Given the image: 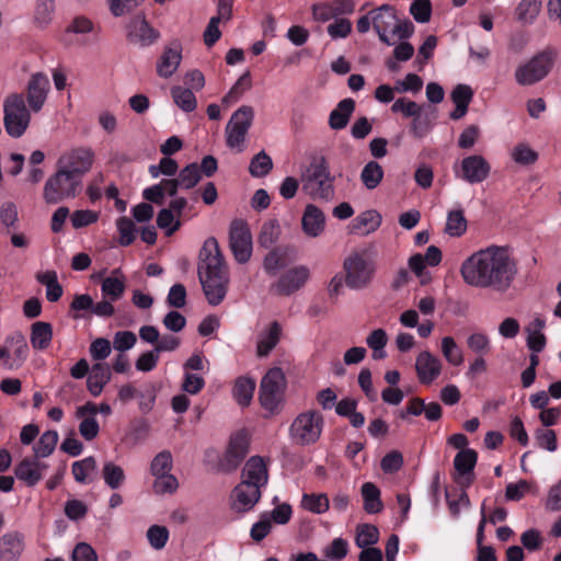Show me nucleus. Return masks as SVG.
<instances>
[{
    "instance_id": "1",
    "label": "nucleus",
    "mask_w": 561,
    "mask_h": 561,
    "mask_svg": "<svg viewBox=\"0 0 561 561\" xmlns=\"http://www.w3.org/2000/svg\"><path fill=\"white\" fill-rule=\"evenodd\" d=\"M460 274L469 286L505 293L512 287L518 267L507 248L490 245L467 257Z\"/></svg>"
},
{
    "instance_id": "2",
    "label": "nucleus",
    "mask_w": 561,
    "mask_h": 561,
    "mask_svg": "<svg viewBox=\"0 0 561 561\" xmlns=\"http://www.w3.org/2000/svg\"><path fill=\"white\" fill-rule=\"evenodd\" d=\"M197 276L207 302L214 307L220 305L227 295L230 276L218 241L214 237L206 239L199 250Z\"/></svg>"
},
{
    "instance_id": "3",
    "label": "nucleus",
    "mask_w": 561,
    "mask_h": 561,
    "mask_svg": "<svg viewBox=\"0 0 561 561\" xmlns=\"http://www.w3.org/2000/svg\"><path fill=\"white\" fill-rule=\"evenodd\" d=\"M267 465L262 457L253 456L244 465L241 482L231 494V507L243 513L252 510L261 499V489L267 484Z\"/></svg>"
},
{
    "instance_id": "4",
    "label": "nucleus",
    "mask_w": 561,
    "mask_h": 561,
    "mask_svg": "<svg viewBox=\"0 0 561 561\" xmlns=\"http://www.w3.org/2000/svg\"><path fill=\"white\" fill-rule=\"evenodd\" d=\"M377 251L374 244L353 249L343 260L344 283L353 290L370 286L377 272Z\"/></svg>"
},
{
    "instance_id": "5",
    "label": "nucleus",
    "mask_w": 561,
    "mask_h": 561,
    "mask_svg": "<svg viewBox=\"0 0 561 561\" xmlns=\"http://www.w3.org/2000/svg\"><path fill=\"white\" fill-rule=\"evenodd\" d=\"M300 181L305 193L312 198L329 201L334 195V178L323 156H313L301 171Z\"/></svg>"
},
{
    "instance_id": "6",
    "label": "nucleus",
    "mask_w": 561,
    "mask_h": 561,
    "mask_svg": "<svg viewBox=\"0 0 561 561\" xmlns=\"http://www.w3.org/2000/svg\"><path fill=\"white\" fill-rule=\"evenodd\" d=\"M324 417L317 410H308L298 414L289 427V437L296 446L314 445L321 437Z\"/></svg>"
},
{
    "instance_id": "7",
    "label": "nucleus",
    "mask_w": 561,
    "mask_h": 561,
    "mask_svg": "<svg viewBox=\"0 0 561 561\" xmlns=\"http://www.w3.org/2000/svg\"><path fill=\"white\" fill-rule=\"evenodd\" d=\"M31 123V110L22 93H11L3 102V124L5 131L13 138H20Z\"/></svg>"
},
{
    "instance_id": "8",
    "label": "nucleus",
    "mask_w": 561,
    "mask_h": 561,
    "mask_svg": "<svg viewBox=\"0 0 561 561\" xmlns=\"http://www.w3.org/2000/svg\"><path fill=\"white\" fill-rule=\"evenodd\" d=\"M82 190V181L57 167L50 175L43 191V198L47 204H58L65 199L75 198Z\"/></svg>"
},
{
    "instance_id": "9",
    "label": "nucleus",
    "mask_w": 561,
    "mask_h": 561,
    "mask_svg": "<svg viewBox=\"0 0 561 561\" xmlns=\"http://www.w3.org/2000/svg\"><path fill=\"white\" fill-rule=\"evenodd\" d=\"M286 377L278 367L271 368L260 383L259 400L264 410L274 412L283 401Z\"/></svg>"
},
{
    "instance_id": "10",
    "label": "nucleus",
    "mask_w": 561,
    "mask_h": 561,
    "mask_svg": "<svg viewBox=\"0 0 561 561\" xmlns=\"http://www.w3.org/2000/svg\"><path fill=\"white\" fill-rule=\"evenodd\" d=\"M95 160V153L90 147H75L66 150L57 160V167L78 180L90 172Z\"/></svg>"
},
{
    "instance_id": "11",
    "label": "nucleus",
    "mask_w": 561,
    "mask_h": 561,
    "mask_svg": "<svg viewBox=\"0 0 561 561\" xmlns=\"http://www.w3.org/2000/svg\"><path fill=\"white\" fill-rule=\"evenodd\" d=\"M553 59L550 53L542 51L515 71V79L520 85H531L542 80L550 71Z\"/></svg>"
},
{
    "instance_id": "12",
    "label": "nucleus",
    "mask_w": 561,
    "mask_h": 561,
    "mask_svg": "<svg viewBox=\"0 0 561 561\" xmlns=\"http://www.w3.org/2000/svg\"><path fill=\"white\" fill-rule=\"evenodd\" d=\"M229 247L240 264L247 263L252 254V236L245 221L233 220L229 229Z\"/></svg>"
},
{
    "instance_id": "13",
    "label": "nucleus",
    "mask_w": 561,
    "mask_h": 561,
    "mask_svg": "<svg viewBox=\"0 0 561 561\" xmlns=\"http://www.w3.org/2000/svg\"><path fill=\"white\" fill-rule=\"evenodd\" d=\"M249 451V437L245 432L239 431L231 435L225 454L218 461V468L222 472L234 471Z\"/></svg>"
},
{
    "instance_id": "14",
    "label": "nucleus",
    "mask_w": 561,
    "mask_h": 561,
    "mask_svg": "<svg viewBox=\"0 0 561 561\" xmlns=\"http://www.w3.org/2000/svg\"><path fill=\"white\" fill-rule=\"evenodd\" d=\"M310 278V270L306 265H297L285 272L277 282L271 285L270 293L288 297L301 289Z\"/></svg>"
},
{
    "instance_id": "15",
    "label": "nucleus",
    "mask_w": 561,
    "mask_h": 561,
    "mask_svg": "<svg viewBox=\"0 0 561 561\" xmlns=\"http://www.w3.org/2000/svg\"><path fill=\"white\" fill-rule=\"evenodd\" d=\"M127 39L139 47H148L160 38V32L153 28L144 15H135L127 24Z\"/></svg>"
},
{
    "instance_id": "16",
    "label": "nucleus",
    "mask_w": 561,
    "mask_h": 561,
    "mask_svg": "<svg viewBox=\"0 0 561 561\" xmlns=\"http://www.w3.org/2000/svg\"><path fill=\"white\" fill-rule=\"evenodd\" d=\"M49 90V79L45 73L35 72L31 76L26 85V100L32 112L38 113L43 108Z\"/></svg>"
},
{
    "instance_id": "17",
    "label": "nucleus",
    "mask_w": 561,
    "mask_h": 561,
    "mask_svg": "<svg viewBox=\"0 0 561 561\" xmlns=\"http://www.w3.org/2000/svg\"><path fill=\"white\" fill-rule=\"evenodd\" d=\"M460 172L463 181L470 184L482 183L489 178L491 165L484 157L472 154L461 160Z\"/></svg>"
},
{
    "instance_id": "18",
    "label": "nucleus",
    "mask_w": 561,
    "mask_h": 561,
    "mask_svg": "<svg viewBox=\"0 0 561 561\" xmlns=\"http://www.w3.org/2000/svg\"><path fill=\"white\" fill-rule=\"evenodd\" d=\"M371 24L379 36V39L386 45H391L388 32H391L397 22V10L393 5L382 4L370 11Z\"/></svg>"
},
{
    "instance_id": "19",
    "label": "nucleus",
    "mask_w": 561,
    "mask_h": 561,
    "mask_svg": "<svg viewBox=\"0 0 561 561\" xmlns=\"http://www.w3.org/2000/svg\"><path fill=\"white\" fill-rule=\"evenodd\" d=\"M47 468L46 463L39 461V458L34 456L32 458H24L19 462L14 468V474L27 486H34L42 480L43 473Z\"/></svg>"
},
{
    "instance_id": "20",
    "label": "nucleus",
    "mask_w": 561,
    "mask_h": 561,
    "mask_svg": "<svg viewBox=\"0 0 561 561\" xmlns=\"http://www.w3.org/2000/svg\"><path fill=\"white\" fill-rule=\"evenodd\" d=\"M415 370L420 382L430 385L440 375L442 363L428 351H423L416 357Z\"/></svg>"
},
{
    "instance_id": "21",
    "label": "nucleus",
    "mask_w": 561,
    "mask_h": 561,
    "mask_svg": "<svg viewBox=\"0 0 561 561\" xmlns=\"http://www.w3.org/2000/svg\"><path fill=\"white\" fill-rule=\"evenodd\" d=\"M301 228L309 238L319 237L325 228L323 211L318 206L308 204L302 214Z\"/></svg>"
},
{
    "instance_id": "22",
    "label": "nucleus",
    "mask_w": 561,
    "mask_h": 561,
    "mask_svg": "<svg viewBox=\"0 0 561 561\" xmlns=\"http://www.w3.org/2000/svg\"><path fill=\"white\" fill-rule=\"evenodd\" d=\"M182 60V47L180 43H173L165 47L157 62V73L161 78L171 77L179 68Z\"/></svg>"
},
{
    "instance_id": "23",
    "label": "nucleus",
    "mask_w": 561,
    "mask_h": 561,
    "mask_svg": "<svg viewBox=\"0 0 561 561\" xmlns=\"http://www.w3.org/2000/svg\"><path fill=\"white\" fill-rule=\"evenodd\" d=\"M112 371L106 363H95L88 375L87 387L93 397H99L103 388L110 382Z\"/></svg>"
},
{
    "instance_id": "24",
    "label": "nucleus",
    "mask_w": 561,
    "mask_h": 561,
    "mask_svg": "<svg viewBox=\"0 0 561 561\" xmlns=\"http://www.w3.org/2000/svg\"><path fill=\"white\" fill-rule=\"evenodd\" d=\"M23 550L24 540L20 533H8L0 538V561H15Z\"/></svg>"
},
{
    "instance_id": "25",
    "label": "nucleus",
    "mask_w": 561,
    "mask_h": 561,
    "mask_svg": "<svg viewBox=\"0 0 561 561\" xmlns=\"http://www.w3.org/2000/svg\"><path fill=\"white\" fill-rule=\"evenodd\" d=\"M355 101L351 98L341 100L329 115L330 128L333 130L344 129L355 111Z\"/></svg>"
},
{
    "instance_id": "26",
    "label": "nucleus",
    "mask_w": 561,
    "mask_h": 561,
    "mask_svg": "<svg viewBox=\"0 0 561 561\" xmlns=\"http://www.w3.org/2000/svg\"><path fill=\"white\" fill-rule=\"evenodd\" d=\"M381 225V216L376 210H366L359 214L350 225V231L357 236H367L376 231Z\"/></svg>"
},
{
    "instance_id": "27",
    "label": "nucleus",
    "mask_w": 561,
    "mask_h": 561,
    "mask_svg": "<svg viewBox=\"0 0 561 561\" xmlns=\"http://www.w3.org/2000/svg\"><path fill=\"white\" fill-rule=\"evenodd\" d=\"M478 460V454L473 449H463L457 453L454 459V467L457 473L466 479V485H470L473 481L472 474Z\"/></svg>"
},
{
    "instance_id": "28",
    "label": "nucleus",
    "mask_w": 561,
    "mask_h": 561,
    "mask_svg": "<svg viewBox=\"0 0 561 561\" xmlns=\"http://www.w3.org/2000/svg\"><path fill=\"white\" fill-rule=\"evenodd\" d=\"M282 335V327L277 321H273L270 327L261 333L256 343V354L259 357L267 356L277 345Z\"/></svg>"
},
{
    "instance_id": "29",
    "label": "nucleus",
    "mask_w": 561,
    "mask_h": 561,
    "mask_svg": "<svg viewBox=\"0 0 561 561\" xmlns=\"http://www.w3.org/2000/svg\"><path fill=\"white\" fill-rule=\"evenodd\" d=\"M53 339V328L48 322L38 321L32 324L31 343L35 350H46Z\"/></svg>"
},
{
    "instance_id": "30",
    "label": "nucleus",
    "mask_w": 561,
    "mask_h": 561,
    "mask_svg": "<svg viewBox=\"0 0 561 561\" xmlns=\"http://www.w3.org/2000/svg\"><path fill=\"white\" fill-rule=\"evenodd\" d=\"M255 381L251 378L239 377L233 386L232 394L234 400L242 407H248L253 398Z\"/></svg>"
},
{
    "instance_id": "31",
    "label": "nucleus",
    "mask_w": 561,
    "mask_h": 561,
    "mask_svg": "<svg viewBox=\"0 0 561 561\" xmlns=\"http://www.w3.org/2000/svg\"><path fill=\"white\" fill-rule=\"evenodd\" d=\"M71 471L77 482H91L93 481V474L96 471V460L93 456H89L82 460L75 461L72 463Z\"/></svg>"
},
{
    "instance_id": "32",
    "label": "nucleus",
    "mask_w": 561,
    "mask_h": 561,
    "mask_svg": "<svg viewBox=\"0 0 561 561\" xmlns=\"http://www.w3.org/2000/svg\"><path fill=\"white\" fill-rule=\"evenodd\" d=\"M364 510L368 514H376L382 510L379 489L371 482L362 485Z\"/></svg>"
},
{
    "instance_id": "33",
    "label": "nucleus",
    "mask_w": 561,
    "mask_h": 561,
    "mask_svg": "<svg viewBox=\"0 0 561 561\" xmlns=\"http://www.w3.org/2000/svg\"><path fill=\"white\" fill-rule=\"evenodd\" d=\"M467 219L463 215V210L456 209L447 214L445 233L449 237L459 238L467 231Z\"/></svg>"
},
{
    "instance_id": "34",
    "label": "nucleus",
    "mask_w": 561,
    "mask_h": 561,
    "mask_svg": "<svg viewBox=\"0 0 561 561\" xmlns=\"http://www.w3.org/2000/svg\"><path fill=\"white\" fill-rule=\"evenodd\" d=\"M383 179V169L377 161H369L360 172V181L367 190H375Z\"/></svg>"
},
{
    "instance_id": "35",
    "label": "nucleus",
    "mask_w": 561,
    "mask_h": 561,
    "mask_svg": "<svg viewBox=\"0 0 561 561\" xmlns=\"http://www.w3.org/2000/svg\"><path fill=\"white\" fill-rule=\"evenodd\" d=\"M171 96L174 103L186 113L193 112L197 107L196 96L191 89L173 87L171 88Z\"/></svg>"
},
{
    "instance_id": "36",
    "label": "nucleus",
    "mask_w": 561,
    "mask_h": 561,
    "mask_svg": "<svg viewBox=\"0 0 561 561\" xmlns=\"http://www.w3.org/2000/svg\"><path fill=\"white\" fill-rule=\"evenodd\" d=\"M58 433L56 431H46L42 434L38 442L33 446V453L36 458H46L50 456L57 445Z\"/></svg>"
},
{
    "instance_id": "37",
    "label": "nucleus",
    "mask_w": 561,
    "mask_h": 561,
    "mask_svg": "<svg viewBox=\"0 0 561 561\" xmlns=\"http://www.w3.org/2000/svg\"><path fill=\"white\" fill-rule=\"evenodd\" d=\"M253 107L250 105H242L236 112H233L227 125L248 133L253 124Z\"/></svg>"
},
{
    "instance_id": "38",
    "label": "nucleus",
    "mask_w": 561,
    "mask_h": 561,
    "mask_svg": "<svg viewBox=\"0 0 561 561\" xmlns=\"http://www.w3.org/2000/svg\"><path fill=\"white\" fill-rule=\"evenodd\" d=\"M251 87L252 82L250 71H245L222 98V104L228 107L230 104L236 103L245 91L251 89Z\"/></svg>"
},
{
    "instance_id": "39",
    "label": "nucleus",
    "mask_w": 561,
    "mask_h": 561,
    "mask_svg": "<svg viewBox=\"0 0 561 561\" xmlns=\"http://www.w3.org/2000/svg\"><path fill=\"white\" fill-rule=\"evenodd\" d=\"M280 226L276 219H270L265 221L257 238L260 245L264 248H271L280 237Z\"/></svg>"
},
{
    "instance_id": "40",
    "label": "nucleus",
    "mask_w": 561,
    "mask_h": 561,
    "mask_svg": "<svg viewBox=\"0 0 561 561\" xmlns=\"http://www.w3.org/2000/svg\"><path fill=\"white\" fill-rule=\"evenodd\" d=\"M272 168L273 161L271 157L262 150L251 159L249 172L254 178H263L271 172Z\"/></svg>"
},
{
    "instance_id": "41",
    "label": "nucleus",
    "mask_w": 561,
    "mask_h": 561,
    "mask_svg": "<svg viewBox=\"0 0 561 561\" xmlns=\"http://www.w3.org/2000/svg\"><path fill=\"white\" fill-rule=\"evenodd\" d=\"M55 0H36L34 21L39 27L47 26L54 18Z\"/></svg>"
},
{
    "instance_id": "42",
    "label": "nucleus",
    "mask_w": 561,
    "mask_h": 561,
    "mask_svg": "<svg viewBox=\"0 0 561 561\" xmlns=\"http://www.w3.org/2000/svg\"><path fill=\"white\" fill-rule=\"evenodd\" d=\"M301 506L314 514H322L330 507V501L327 494H304Z\"/></svg>"
},
{
    "instance_id": "43",
    "label": "nucleus",
    "mask_w": 561,
    "mask_h": 561,
    "mask_svg": "<svg viewBox=\"0 0 561 561\" xmlns=\"http://www.w3.org/2000/svg\"><path fill=\"white\" fill-rule=\"evenodd\" d=\"M378 539L379 531L376 526L364 524L357 527L355 542L358 548H369L377 543Z\"/></svg>"
},
{
    "instance_id": "44",
    "label": "nucleus",
    "mask_w": 561,
    "mask_h": 561,
    "mask_svg": "<svg viewBox=\"0 0 561 561\" xmlns=\"http://www.w3.org/2000/svg\"><path fill=\"white\" fill-rule=\"evenodd\" d=\"M101 290L105 298L112 301H116L124 295V279L114 276L106 277L102 282Z\"/></svg>"
},
{
    "instance_id": "45",
    "label": "nucleus",
    "mask_w": 561,
    "mask_h": 561,
    "mask_svg": "<svg viewBox=\"0 0 561 561\" xmlns=\"http://www.w3.org/2000/svg\"><path fill=\"white\" fill-rule=\"evenodd\" d=\"M181 188H193L202 179L201 170L197 163H190L183 168L178 175Z\"/></svg>"
},
{
    "instance_id": "46",
    "label": "nucleus",
    "mask_w": 561,
    "mask_h": 561,
    "mask_svg": "<svg viewBox=\"0 0 561 561\" xmlns=\"http://www.w3.org/2000/svg\"><path fill=\"white\" fill-rule=\"evenodd\" d=\"M442 353L446 360L453 366H460L463 363L462 352L451 336L443 337Z\"/></svg>"
},
{
    "instance_id": "47",
    "label": "nucleus",
    "mask_w": 561,
    "mask_h": 561,
    "mask_svg": "<svg viewBox=\"0 0 561 561\" xmlns=\"http://www.w3.org/2000/svg\"><path fill=\"white\" fill-rule=\"evenodd\" d=\"M102 473L104 482L113 490L118 489L125 480L123 468L111 461L104 465Z\"/></svg>"
},
{
    "instance_id": "48",
    "label": "nucleus",
    "mask_w": 561,
    "mask_h": 561,
    "mask_svg": "<svg viewBox=\"0 0 561 561\" xmlns=\"http://www.w3.org/2000/svg\"><path fill=\"white\" fill-rule=\"evenodd\" d=\"M422 106L416 102L408 100L405 98H400L396 100L391 105V111L393 113H401L403 117H415L421 116Z\"/></svg>"
},
{
    "instance_id": "49",
    "label": "nucleus",
    "mask_w": 561,
    "mask_h": 561,
    "mask_svg": "<svg viewBox=\"0 0 561 561\" xmlns=\"http://www.w3.org/2000/svg\"><path fill=\"white\" fill-rule=\"evenodd\" d=\"M147 539L153 549L161 550L168 542L169 530L165 526L152 525L147 530Z\"/></svg>"
},
{
    "instance_id": "50",
    "label": "nucleus",
    "mask_w": 561,
    "mask_h": 561,
    "mask_svg": "<svg viewBox=\"0 0 561 561\" xmlns=\"http://www.w3.org/2000/svg\"><path fill=\"white\" fill-rule=\"evenodd\" d=\"M117 230L119 232V244L123 247H127L131 244L135 240V224L128 217H121L117 220Z\"/></svg>"
},
{
    "instance_id": "51",
    "label": "nucleus",
    "mask_w": 561,
    "mask_h": 561,
    "mask_svg": "<svg viewBox=\"0 0 561 561\" xmlns=\"http://www.w3.org/2000/svg\"><path fill=\"white\" fill-rule=\"evenodd\" d=\"M540 0H522L517 8L518 19L525 23L531 22L539 13Z\"/></svg>"
},
{
    "instance_id": "52",
    "label": "nucleus",
    "mask_w": 561,
    "mask_h": 561,
    "mask_svg": "<svg viewBox=\"0 0 561 561\" xmlns=\"http://www.w3.org/2000/svg\"><path fill=\"white\" fill-rule=\"evenodd\" d=\"M410 14L419 23H426L431 20V0H414L410 5Z\"/></svg>"
},
{
    "instance_id": "53",
    "label": "nucleus",
    "mask_w": 561,
    "mask_h": 561,
    "mask_svg": "<svg viewBox=\"0 0 561 561\" xmlns=\"http://www.w3.org/2000/svg\"><path fill=\"white\" fill-rule=\"evenodd\" d=\"M423 80L415 73H408L404 79L397 80L394 89L399 93L411 92L419 93L422 90Z\"/></svg>"
},
{
    "instance_id": "54",
    "label": "nucleus",
    "mask_w": 561,
    "mask_h": 561,
    "mask_svg": "<svg viewBox=\"0 0 561 561\" xmlns=\"http://www.w3.org/2000/svg\"><path fill=\"white\" fill-rule=\"evenodd\" d=\"M9 342L12 345H14L13 359H12L11 364H13V368L19 367L24 363V360L27 357V354H28L27 343L22 335L12 336L10 340H8V343Z\"/></svg>"
},
{
    "instance_id": "55",
    "label": "nucleus",
    "mask_w": 561,
    "mask_h": 561,
    "mask_svg": "<svg viewBox=\"0 0 561 561\" xmlns=\"http://www.w3.org/2000/svg\"><path fill=\"white\" fill-rule=\"evenodd\" d=\"M107 2L111 13L118 18L134 11L144 0H107Z\"/></svg>"
},
{
    "instance_id": "56",
    "label": "nucleus",
    "mask_w": 561,
    "mask_h": 561,
    "mask_svg": "<svg viewBox=\"0 0 561 561\" xmlns=\"http://www.w3.org/2000/svg\"><path fill=\"white\" fill-rule=\"evenodd\" d=\"M248 133L241 129H236L230 126H226L225 136H226V145L230 149H236L238 152H242L244 149V141Z\"/></svg>"
},
{
    "instance_id": "57",
    "label": "nucleus",
    "mask_w": 561,
    "mask_h": 561,
    "mask_svg": "<svg viewBox=\"0 0 561 561\" xmlns=\"http://www.w3.org/2000/svg\"><path fill=\"white\" fill-rule=\"evenodd\" d=\"M111 342L105 337H99L94 340L90 344V356L93 360H96L98 363H102L101 360H104L107 358L111 354Z\"/></svg>"
},
{
    "instance_id": "58",
    "label": "nucleus",
    "mask_w": 561,
    "mask_h": 561,
    "mask_svg": "<svg viewBox=\"0 0 561 561\" xmlns=\"http://www.w3.org/2000/svg\"><path fill=\"white\" fill-rule=\"evenodd\" d=\"M178 486L176 478L169 473L157 476L152 485L157 494L173 493Z\"/></svg>"
},
{
    "instance_id": "59",
    "label": "nucleus",
    "mask_w": 561,
    "mask_h": 561,
    "mask_svg": "<svg viewBox=\"0 0 561 561\" xmlns=\"http://www.w3.org/2000/svg\"><path fill=\"white\" fill-rule=\"evenodd\" d=\"M157 225L160 229L167 230V236H171L180 228V221L175 220L171 209L163 208L157 217Z\"/></svg>"
},
{
    "instance_id": "60",
    "label": "nucleus",
    "mask_w": 561,
    "mask_h": 561,
    "mask_svg": "<svg viewBox=\"0 0 561 561\" xmlns=\"http://www.w3.org/2000/svg\"><path fill=\"white\" fill-rule=\"evenodd\" d=\"M348 545L343 538H335L329 547L323 550L327 558L340 561L347 556Z\"/></svg>"
},
{
    "instance_id": "61",
    "label": "nucleus",
    "mask_w": 561,
    "mask_h": 561,
    "mask_svg": "<svg viewBox=\"0 0 561 561\" xmlns=\"http://www.w3.org/2000/svg\"><path fill=\"white\" fill-rule=\"evenodd\" d=\"M137 342L136 334L131 331H118L114 334L113 347L124 353L134 347Z\"/></svg>"
},
{
    "instance_id": "62",
    "label": "nucleus",
    "mask_w": 561,
    "mask_h": 561,
    "mask_svg": "<svg viewBox=\"0 0 561 561\" xmlns=\"http://www.w3.org/2000/svg\"><path fill=\"white\" fill-rule=\"evenodd\" d=\"M512 157L515 162L525 165L533 164L538 159L537 152L524 144H519L513 149Z\"/></svg>"
},
{
    "instance_id": "63",
    "label": "nucleus",
    "mask_w": 561,
    "mask_h": 561,
    "mask_svg": "<svg viewBox=\"0 0 561 561\" xmlns=\"http://www.w3.org/2000/svg\"><path fill=\"white\" fill-rule=\"evenodd\" d=\"M172 457L169 451L159 453L151 462V472L154 477L165 474L171 470Z\"/></svg>"
},
{
    "instance_id": "64",
    "label": "nucleus",
    "mask_w": 561,
    "mask_h": 561,
    "mask_svg": "<svg viewBox=\"0 0 561 561\" xmlns=\"http://www.w3.org/2000/svg\"><path fill=\"white\" fill-rule=\"evenodd\" d=\"M403 466V457L401 453L393 450L388 453L380 462V467L386 473H393L399 471Z\"/></svg>"
}]
</instances>
